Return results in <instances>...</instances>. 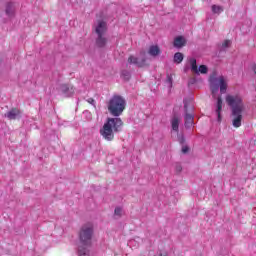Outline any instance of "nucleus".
<instances>
[{
	"instance_id": "24",
	"label": "nucleus",
	"mask_w": 256,
	"mask_h": 256,
	"mask_svg": "<svg viewBox=\"0 0 256 256\" xmlns=\"http://www.w3.org/2000/svg\"><path fill=\"white\" fill-rule=\"evenodd\" d=\"M124 79H129L131 77V75L129 74V72H124L122 73Z\"/></svg>"
},
{
	"instance_id": "26",
	"label": "nucleus",
	"mask_w": 256,
	"mask_h": 256,
	"mask_svg": "<svg viewBox=\"0 0 256 256\" xmlns=\"http://www.w3.org/2000/svg\"><path fill=\"white\" fill-rule=\"evenodd\" d=\"M180 143H185V138L184 137L180 138Z\"/></svg>"
},
{
	"instance_id": "2",
	"label": "nucleus",
	"mask_w": 256,
	"mask_h": 256,
	"mask_svg": "<svg viewBox=\"0 0 256 256\" xmlns=\"http://www.w3.org/2000/svg\"><path fill=\"white\" fill-rule=\"evenodd\" d=\"M80 246L78 248L79 256H89V249L91 247V239H93V224H85L81 227L79 232Z\"/></svg>"
},
{
	"instance_id": "18",
	"label": "nucleus",
	"mask_w": 256,
	"mask_h": 256,
	"mask_svg": "<svg viewBox=\"0 0 256 256\" xmlns=\"http://www.w3.org/2000/svg\"><path fill=\"white\" fill-rule=\"evenodd\" d=\"M183 59H184L183 53L176 52L174 54V63H177V65H179V63H183Z\"/></svg>"
},
{
	"instance_id": "9",
	"label": "nucleus",
	"mask_w": 256,
	"mask_h": 256,
	"mask_svg": "<svg viewBox=\"0 0 256 256\" xmlns=\"http://www.w3.org/2000/svg\"><path fill=\"white\" fill-rule=\"evenodd\" d=\"M128 63H130V65H137V67H145L147 65V59L145 58L139 59L131 55L128 58Z\"/></svg>"
},
{
	"instance_id": "4",
	"label": "nucleus",
	"mask_w": 256,
	"mask_h": 256,
	"mask_svg": "<svg viewBox=\"0 0 256 256\" xmlns=\"http://www.w3.org/2000/svg\"><path fill=\"white\" fill-rule=\"evenodd\" d=\"M225 101L232 112L245 111V103H243V97L240 94H228L225 97Z\"/></svg>"
},
{
	"instance_id": "10",
	"label": "nucleus",
	"mask_w": 256,
	"mask_h": 256,
	"mask_svg": "<svg viewBox=\"0 0 256 256\" xmlns=\"http://www.w3.org/2000/svg\"><path fill=\"white\" fill-rule=\"evenodd\" d=\"M60 89L66 97H71L75 93V88L71 84H62Z\"/></svg>"
},
{
	"instance_id": "3",
	"label": "nucleus",
	"mask_w": 256,
	"mask_h": 256,
	"mask_svg": "<svg viewBox=\"0 0 256 256\" xmlns=\"http://www.w3.org/2000/svg\"><path fill=\"white\" fill-rule=\"evenodd\" d=\"M227 79H225V76H219L218 78H211L210 79V89H211V93L212 96L214 98L217 97V93L219 92L220 89V93H227Z\"/></svg>"
},
{
	"instance_id": "14",
	"label": "nucleus",
	"mask_w": 256,
	"mask_h": 256,
	"mask_svg": "<svg viewBox=\"0 0 256 256\" xmlns=\"http://www.w3.org/2000/svg\"><path fill=\"white\" fill-rule=\"evenodd\" d=\"M184 109L186 111L185 125L186 127H191V125H193V114L187 113V102H184Z\"/></svg>"
},
{
	"instance_id": "7",
	"label": "nucleus",
	"mask_w": 256,
	"mask_h": 256,
	"mask_svg": "<svg viewBox=\"0 0 256 256\" xmlns=\"http://www.w3.org/2000/svg\"><path fill=\"white\" fill-rule=\"evenodd\" d=\"M95 33L97 36L105 35L107 33V22L99 20L95 27Z\"/></svg>"
},
{
	"instance_id": "22",
	"label": "nucleus",
	"mask_w": 256,
	"mask_h": 256,
	"mask_svg": "<svg viewBox=\"0 0 256 256\" xmlns=\"http://www.w3.org/2000/svg\"><path fill=\"white\" fill-rule=\"evenodd\" d=\"M229 45H231V40H225V41L222 43V47H224V48L229 47Z\"/></svg>"
},
{
	"instance_id": "15",
	"label": "nucleus",
	"mask_w": 256,
	"mask_h": 256,
	"mask_svg": "<svg viewBox=\"0 0 256 256\" xmlns=\"http://www.w3.org/2000/svg\"><path fill=\"white\" fill-rule=\"evenodd\" d=\"M148 53L151 57H157V55H161V48L157 45H152L149 47Z\"/></svg>"
},
{
	"instance_id": "19",
	"label": "nucleus",
	"mask_w": 256,
	"mask_h": 256,
	"mask_svg": "<svg viewBox=\"0 0 256 256\" xmlns=\"http://www.w3.org/2000/svg\"><path fill=\"white\" fill-rule=\"evenodd\" d=\"M212 12L219 15L223 13V7L217 6V5H212Z\"/></svg>"
},
{
	"instance_id": "21",
	"label": "nucleus",
	"mask_w": 256,
	"mask_h": 256,
	"mask_svg": "<svg viewBox=\"0 0 256 256\" xmlns=\"http://www.w3.org/2000/svg\"><path fill=\"white\" fill-rule=\"evenodd\" d=\"M175 171L176 173H181V171H183V167L181 166V164H176Z\"/></svg>"
},
{
	"instance_id": "17",
	"label": "nucleus",
	"mask_w": 256,
	"mask_h": 256,
	"mask_svg": "<svg viewBox=\"0 0 256 256\" xmlns=\"http://www.w3.org/2000/svg\"><path fill=\"white\" fill-rule=\"evenodd\" d=\"M180 119L177 116H173V118L171 119V126L172 129L176 132L179 133V123H180Z\"/></svg>"
},
{
	"instance_id": "8",
	"label": "nucleus",
	"mask_w": 256,
	"mask_h": 256,
	"mask_svg": "<svg viewBox=\"0 0 256 256\" xmlns=\"http://www.w3.org/2000/svg\"><path fill=\"white\" fill-rule=\"evenodd\" d=\"M4 116L7 117L9 121H15L16 119H20L21 110L18 108H12Z\"/></svg>"
},
{
	"instance_id": "25",
	"label": "nucleus",
	"mask_w": 256,
	"mask_h": 256,
	"mask_svg": "<svg viewBox=\"0 0 256 256\" xmlns=\"http://www.w3.org/2000/svg\"><path fill=\"white\" fill-rule=\"evenodd\" d=\"M87 103H89L90 105H95V99L89 98V99L87 100Z\"/></svg>"
},
{
	"instance_id": "23",
	"label": "nucleus",
	"mask_w": 256,
	"mask_h": 256,
	"mask_svg": "<svg viewBox=\"0 0 256 256\" xmlns=\"http://www.w3.org/2000/svg\"><path fill=\"white\" fill-rule=\"evenodd\" d=\"M182 153H189V146H183Z\"/></svg>"
},
{
	"instance_id": "27",
	"label": "nucleus",
	"mask_w": 256,
	"mask_h": 256,
	"mask_svg": "<svg viewBox=\"0 0 256 256\" xmlns=\"http://www.w3.org/2000/svg\"><path fill=\"white\" fill-rule=\"evenodd\" d=\"M140 55H142V57H145V51H142Z\"/></svg>"
},
{
	"instance_id": "1",
	"label": "nucleus",
	"mask_w": 256,
	"mask_h": 256,
	"mask_svg": "<svg viewBox=\"0 0 256 256\" xmlns=\"http://www.w3.org/2000/svg\"><path fill=\"white\" fill-rule=\"evenodd\" d=\"M125 98L114 95L108 102V111L116 118H107L103 127L100 129V135L105 141H113L115 133H120L123 127V120L118 118L125 111Z\"/></svg>"
},
{
	"instance_id": "16",
	"label": "nucleus",
	"mask_w": 256,
	"mask_h": 256,
	"mask_svg": "<svg viewBox=\"0 0 256 256\" xmlns=\"http://www.w3.org/2000/svg\"><path fill=\"white\" fill-rule=\"evenodd\" d=\"M96 45L100 48H103L107 45V38L105 37V35L97 36Z\"/></svg>"
},
{
	"instance_id": "12",
	"label": "nucleus",
	"mask_w": 256,
	"mask_h": 256,
	"mask_svg": "<svg viewBox=\"0 0 256 256\" xmlns=\"http://www.w3.org/2000/svg\"><path fill=\"white\" fill-rule=\"evenodd\" d=\"M221 111H223V99L221 96L217 98V104H216V114L218 117V122L221 123Z\"/></svg>"
},
{
	"instance_id": "6",
	"label": "nucleus",
	"mask_w": 256,
	"mask_h": 256,
	"mask_svg": "<svg viewBox=\"0 0 256 256\" xmlns=\"http://www.w3.org/2000/svg\"><path fill=\"white\" fill-rule=\"evenodd\" d=\"M190 65L192 73H195L196 75H199V73L205 75L209 71V69L205 65H200L199 67H197V60L195 58L190 59Z\"/></svg>"
},
{
	"instance_id": "5",
	"label": "nucleus",
	"mask_w": 256,
	"mask_h": 256,
	"mask_svg": "<svg viewBox=\"0 0 256 256\" xmlns=\"http://www.w3.org/2000/svg\"><path fill=\"white\" fill-rule=\"evenodd\" d=\"M243 111L245 110H234L231 113L232 125L235 127V129H239V127H241V123L243 121Z\"/></svg>"
},
{
	"instance_id": "13",
	"label": "nucleus",
	"mask_w": 256,
	"mask_h": 256,
	"mask_svg": "<svg viewBox=\"0 0 256 256\" xmlns=\"http://www.w3.org/2000/svg\"><path fill=\"white\" fill-rule=\"evenodd\" d=\"M173 45L174 47L181 49V47H185V45H187V40H185L183 36H178L174 39Z\"/></svg>"
},
{
	"instance_id": "11",
	"label": "nucleus",
	"mask_w": 256,
	"mask_h": 256,
	"mask_svg": "<svg viewBox=\"0 0 256 256\" xmlns=\"http://www.w3.org/2000/svg\"><path fill=\"white\" fill-rule=\"evenodd\" d=\"M5 13L7 17H15V3L7 2L5 6Z\"/></svg>"
},
{
	"instance_id": "20",
	"label": "nucleus",
	"mask_w": 256,
	"mask_h": 256,
	"mask_svg": "<svg viewBox=\"0 0 256 256\" xmlns=\"http://www.w3.org/2000/svg\"><path fill=\"white\" fill-rule=\"evenodd\" d=\"M123 213V210L120 207L115 208L114 215H117V217H121Z\"/></svg>"
}]
</instances>
